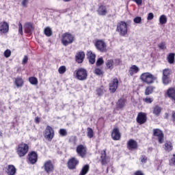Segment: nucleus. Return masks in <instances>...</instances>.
<instances>
[{"label":"nucleus","instance_id":"nucleus-1","mask_svg":"<svg viewBox=\"0 0 175 175\" xmlns=\"http://www.w3.org/2000/svg\"><path fill=\"white\" fill-rule=\"evenodd\" d=\"M73 42H75V36H73V34L66 32L62 35V43L63 46H69V44H72Z\"/></svg>","mask_w":175,"mask_h":175},{"label":"nucleus","instance_id":"nucleus-2","mask_svg":"<svg viewBox=\"0 0 175 175\" xmlns=\"http://www.w3.org/2000/svg\"><path fill=\"white\" fill-rule=\"evenodd\" d=\"M140 79L143 83L152 84V83L157 80V77L154 76L150 72H144L141 75Z\"/></svg>","mask_w":175,"mask_h":175},{"label":"nucleus","instance_id":"nucleus-3","mask_svg":"<svg viewBox=\"0 0 175 175\" xmlns=\"http://www.w3.org/2000/svg\"><path fill=\"white\" fill-rule=\"evenodd\" d=\"M116 32L120 36H125L128 33V25L124 21H120L117 25Z\"/></svg>","mask_w":175,"mask_h":175},{"label":"nucleus","instance_id":"nucleus-4","mask_svg":"<svg viewBox=\"0 0 175 175\" xmlns=\"http://www.w3.org/2000/svg\"><path fill=\"white\" fill-rule=\"evenodd\" d=\"M75 77L77 80H80L81 81H83V80H87V77L88 76V72H87V70L84 68H79L75 72Z\"/></svg>","mask_w":175,"mask_h":175},{"label":"nucleus","instance_id":"nucleus-5","mask_svg":"<svg viewBox=\"0 0 175 175\" xmlns=\"http://www.w3.org/2000/svg\"><path fill=\"white\" fill-rule=\"evenodd\" d=\"M28 150H29V146L28 144L22 143L18 146L17 148V154L18 157H24L28 152Z\"/></svg>","mask_w":175,"mask_h":175},{"label":"nucleus","instance_id":"nucleus-6","mask_svg":"<svg viewBox=\"0 0 175 175\" xmlns=\"http://www.w3.org/2000/svg\"><path fill=\"white\" fill-rule=\"evenodd\" d=\"M42 169L44 170L47 174L53 173V172H54V164L53 163V161L51 160L46 161L44 163Z\"/></svg>","mask_w":175,"mask_h":175},{"label":"nucleus","instance_id":"nucleus-7","mask_svg":"<svg viewBox=\"0 0 175 175\" xmlns=\"http://www.w3.org/2000/svg\"><path fill=\"white\" fill-rule=\"evenodd\" d=\"M44 136L46 140H49V142H51L53 139L54 138V129L50 126H47L45 129Z\"/></svg>","mask_w":175,"mask_h":175},{"label":"nucleus","instance_id":"nucleus-8","mask_svg":"<svg viewBox=\"0 0 175 175\" xmlns=\"http://www.w3.org/2000/svg\"><path fill=\"white\" fill-rule=\"evenodd\" d=\"M77 154H78L79 157L81 158H85L87 156V148L84 146V145H79L76 148Z\"/></svg>","mask_w":175,"mask_h":175},{"label":"nucleus","instance_id":"nucleus-9","mask_svg":"<svg viewBox=\"0 0 175 175\" xmlns=\"http://www.w3.org/2000/svg\"><path fill=\"white\" fill-rule=\"evenodd\" d=\"M95 46L98 50V51H100L101 53H105L106 51V42L105 41L98 40L95 43Z\"/></svg>","mask_w":175,"mask_h":175},{"label":"nucleus","instance_id":"nucleus-10","mask_svg":"<svg viewBox=\"0 0 175 175\" xmlns=\"http://www.w3.org/2000/svg\"><path fill=\"white\" fill-rule=\"evenodd\" d=\"M153 136H156L159 140V143H163V133L159 129H153Z\"/></svg>","mask_w":175,"mask_h":175},{"label":"nucleus","instance_id":"nucleus-11","mask_svg":"<svg viewBox=\"0 0 175 175\" xmlns=\"http://www.w3.org/2000/svg\"><path fill=\"white\" fill-rule=\"evenodd\" d=\"M79 165V159L77 158L72 157L68 161V167L71 170L76 169V166Z\"/></svg>","mask_w":175,"mask_h":175},{"label":"nucleus","instance_id":"nucleus-12","mask_svg":"<svg viewBox=\"0 0 175 175\" xmlns=\"http://www.w3.org/2000/svg\"><path fill=\"white\" fill-rule=\"evenodd\" d=\"M109 91L114 94L116 91H117V89L118 88V79L117 78L113 79L110 83H109Z\"/></svg>","mask_w":175,"mask_h":175},{"label":"nucleus","instance_id":"nucleus-13","mask_svg":"<svg viewBox=\"0 0 175 175\" xmlns=\"http://www.w3.org/2000/svg\"><path fill=\"white\" fill-rule=\"evenodd\" d=\"M114 65L116 66L120 65V59H116L115 62L113 59H108L106 62V66L110 70H113V69H114Z\"/></svg>","mask_w":175,"mask_h":175},{"label":"nucleus","instance_id":"nucleus-14","mask_svg":"<svg viewBox=\"0 0 175 175\" xmlns=\"http://www.w3.org/2000/svg\"><path fill=\"white\" fill-rule=\"evenodd\" d=\"M147 121V114L143 112L138 113L137 117V122L140 125L144 124Z\"/></svg>","mask_w":175,"mask_h":175},{"label":"nucleus","instance_id":"nucleus-15","mask_svg":"<svg viewBox=\"0 0 175 175\" xmlns=\"http://www.w3.org/2000/svg\"><path fill=\"white\" fill-rule=\"evenodd\" d=\"M84 58H85V53L84 51L77 52L75 55V61L78 64H83Z\"/></svg>","mask_w":175,"mask_h":175},{"label":"nucleus","instance_id":"nucleus-16","mask_svg":"<svg viewBox=\"0 0 175 175\" xmlns=\"http://www.w3.org/2000/svg\"><path fill=\"white\" fill-rule=\"evenodd\" d=\"M24 29L25 33L31 34L33 32L35 27H33V24H32V23L28 22L25 24Z\"/></svg>","mask_w":175,"mask_h":175},{"label":"nucleus","instance_id":"nucleus-17","mask_svg":"<svg viewBox=\"0 0 175 175\" xmlns=\"http://www.w3.org/2000/svg\"><path fill=\"white\" fill-rule=\"evenodd\" d=\"M100 158L102 165H107L110 162V158L106 155V150L101 151Z\"/></svg>","mask_w":175,"mask_h":175},{"label":"nucleus","instance_id":"nucleus-18","mask_svg":"<svg viewBox=\"0 0 175 175\" xmlns=\"http://www.w3.org/2000/svg\"><path fill=\"white\" fill-rule=\"evenodd\" d=\"M97 13L98 16H106L107 14V8H106V5H99L97 9Z\"/></svg>","mask_w":175,"mask_h":175},{"label":"nucleus","instance_id":"nucleus-19","mask_svg":"<svg viewBox=\"0 0 175 175\" xmlns=\"http://www.w3.org/2000/svg\"><path fill=\"white\" fill-rule=\"evenodd\" d=\"M0 32H1V33H7V32H9V24H8V23H0Z\"/></svg>","mask_w":175,"mask_h":175},{"label":"nucleus","instance_id":"nucleus-20","mask_svg":"<svg viewBox=\"0 0 175 175\" xmlns=\"http://www.w3.org/2000/svg\"><path fill=\"white\" fill-rule=\"evenodd\" d=\"M14 84H15L17 88H21L24 85V79L21 77H16L14 78Z\"/></svg>","mask_w":175,"mask_h":175},{"label":"nucleus","instance_id":"nucleus-21","mask_svg":"<svg viewBox=\"0 0 175 175\" xmlns=\"http://www.w3.org/2000/svg\"><path fill=\"white\" fill-rule=\"evenodd\" d=\"M111 137L113 140H120L121 138V134L120 133V130H118V129L115 128L113 129Z\"/></svg>","mask_w":175,"mask_h":175},{"label":"nucleus","instance_id":"nucleus-22","mask_svg":"<svg viewBox=\"0 0 175 175\" xmlns=\"http://www.w3.org/2000/svg\"><path fill=\"white\" fill-rule=\"evenodd\" d=\"M29 161L31 165L36 163L38 162V154L35 152H32L29 154Z\"/></svg>","mask_w":175,"mask_h":175},{"label":"nucleus","instance_id":"nucleus-23","mask_svg":"<svg viewBox=\"0 0 175 175\" xmlns=\"http://www.w3.org/2000/svg\"><path fill=\"white\" fill-rule=\"evenodd\" d=\"M87 56L89 59L90 64H91L92 65H94V64H95V58H96V55H95V53L90 51L88 52Z\"/></svg>","mask_w":175,"mask_h":175},{"label":"nucleus","instance_id":"nucleus-24","mask_svg":"<svg viewBox=\"0 0 175 175\" xmlns=\"http://www.w3.org/2000/svg\"><path fill=\"white\" fill-rule=\"evenodd\" d=\"M17 170L13 165H9L7 167L6 173L8 175H16Z\"/></svg>","mask_w":175,"mask_h":175},{"label":"nucleus","instance_id":"nucleus-25","mask_svg":"<svg viewBox=\"0 0 175 175\" xmlns=\"http://www.w3.org/2000/svg\"><path fill=\"white\" fill-rule=\"evenodd\" d=\"M140 70V68L137 67L136 65H133L129 70V75L130 76H133V75H136Z\"/></svg>","mask_w":175,"mask_h":175},{"label":"nucleus","instance_id":"nucleus-26","mask_svg":"<svg viewBox=\"0 0 175 175\" xmlns=\"http://www.w3.org/2000/svg\"><path fill=\"white\" fill-rule=\"evenodd\" d=\"M167 95L168 98L174 100L175 103V89L173 88H170V89H168L167 91Z\"/></svg>","mask_w":175,"mask_h":175},{"label":"nucleus","instance_id":"nucleus-27","mask_svg":"<svg viewBox=\"0 0 175 175\" xmlns=\"http://www.w3.org/2000/svg\"><path fill=\"white\" fill-rule=\"evenodd\" d=\"M126 100L124 98H120L118 100L116 103V108L117 109H124L126 106Z\"/></svg>","mask_w":175,"mask_h":175},{"label":"nucleus","instance_id":"nucleus-28","mask_svg":"<svg viewBox=\"0 0 175 175\" xmlns=\"http://www.w3.org/2000/svg\"><path fill=\"white\" fill-rule=\"evenodd\" d=\"M128 147L130 150H136L137 148V142L133 139H130L128 142Z\"/></svg>","mask_w":175,"mask_h":175},{"label":"nucleus","instance_id":"nucleus-29","mask_svg":"<svg viewBox=\"0 0 175 175\" xmlns=\"http://www.w3.org/2000/svg\"><path fill=\"white\" fill-rule=\"evenodd\" d=\"M162 108L161 107L156 105L153 107V114H154V116H157V117H159Z\"/></svg>","mask_w":175,"mask_h":175},{"label":"nucleus","instance_id":"nucleus-30","mask_svg":"<svg viewBox=\"0 0 175 175\" xmlns=\"http://www.w3.org/2000/svg\"><path fill=\"white\" fill-rule=\"evenodd\" d=\"M164 149L165 150V151L170 152V151L173 150V145L172 144V142H166L164 144Z\"/></svg>","mask_w":175,"mask_h":175},{"label":"nucleus","instance_id":"nucleus-31","mask_svg":"<svg viewBox=\"0 0 175 175\" xmlns=\"http://www.w3.org/2000/svg\"><path fill=\"white\" fill-rule=\"evenodd\" d=\"M159 23L161 25H163L167 23V17H166V15L163 14L161 15L159 17Z\"/></svg>","mask_w":175,"mask_h":175},{"label":"nucleus","instance_id":"nucleus-32","mask_svg":"<svg viewBox=\"0 0 175 175\" xmlns=\"http://www.w3.org/2000/svg\"><path fill=\"white\" fill-rule=\"evenodd\" d=\"M174 57H175V54L173 53H170L167 55V62H169V64H174Z\"/></svg>","mask_w":175,"mask_h":175},{"label":"nucleus","instance_id":"nucleus-33","mask_svg":"<svg viewBox=\"0 0 175 175\" xmlns=\"http://www.w3.org/2000/svg\"><path fill=\"white\" fill-rule=\"evenodd\" d=\"M162 83L164 85H167V84L172 83V80L170 77H162Z\"/></svg>","mask_w":175,"mask_h":175},{"label":"nucleus","instance_id":"nucleus-34","mask_svg":"<svg viewBox=\"0 0 175 175\" xmlns=\"http://www.w3.org/2000/svg\"><path fill=\"white\" fill-rule=\"evenodd\" d=\"M87 136L89 139H92V137H94V130H92V129L90 127L87 129Z\"/></svg>","mask_w":175,"mask_h":175},{"label":"nucleus","instance_id":"nucleus-35","mask_svg":"<svg viewBox=\"0 0 175 175\" xmlns=\"http://www.w3.org/2000/svg\"><path fill=\"white\" fill-rule=\"evenodd\" d=\"M170 69L169 68H165L163 70V77H170Z\"/></svg>","mask_w":175,"mask_h":175},{"label":"nucleus","instance_id":"nucleus-36","mask_svg":"<svg viewBox=\"0 0 175 175\" xmlns=\"http://www.w3.org/2000/svg\"><path fill=\"white\" fill-rule=\"evenodd\" d=\"M29 81L33 85H36L38 84V79L35 77H31L29 78Z\"/></svg>","mask_w":175,"mask_h":175},{"label":"nucleus","instance_id":"nucleus-37","mask_svg":"<svg viewBox=\"0 0 175 175\" xmlns=\"http://www.w3.org/2000/svg\"><path fill=\"white\" fill-rule=\"evenodd\" d=\"M152 92H154V88L152 86H148L145 90V95H150Z\"/></svg>","mask_w":175,"mask_h":175},{"label":"nucleus","instance_id":"nucleus-38","mask_svg":"<svg viewBox=\"0 0 175 175\" xmlns=\"http://www.w3.org/2000/svg\"><path fill=\"white\" fill-rule=\"evenodd\" d=\"M44 32L46 36H51L52 35L51 29L50 27H46L44 30Z\"/></svg>","mask_w":175,"mask_h":175},{"label":"nucleus","instance_id":"nucleus-39","mask_svg":"<svg viewBox=\"0 0 175 175\" xmlns=\"http://www.w3.org/2000/svg\"><path fill=\"white\" fill-rule=\"evenodd\" d=\"M58 72H59V75H64V73H65V72H66V66H60L58 69Z\"/></svg>","mask_w":175,"mask_h":175},{"label":"nucleus","instance_id":"nucleus-40","mask_svg":"<svg viewBox=\"0 0 175 175\" xmlns=\"http://www.w3.org/2000/svg\"><path fill=\"white\" fill-rule=\"evenodd\" d=\"M158 47L160 50H166V43L165 42H162L159 44Z\"/></svg>","mask_w":175,"mask_h":175},{"label":"nucleus","instance_id":"nucleus-41","mask_svg":"<svg viewBox=\"0 0 175 175\" xmlns=\"http://www.w3.org/2000/svg\"><path fill=\"white\" fill-rule=\"evenodd\" d=\"M143 100L145 102V103L150 104L152 102H154V98L146 97L143 98Z\"/></svg>","mask_w":175,"mask_h":175},{"label":"nucleus","instance_id":"nucleus-42","mask_svg":"<svg viewBox=\"0 0 175 175\" xmlns=\"http://www.w3.org/2000/svg\"><path fill=\"white\" fill-rule=\"evenodd\" d=\"M10 55H12V51L10 49H6L4 51V57H5V58H9Z\"/></svg>","mask_w":175,"mask_h":175},{"label":"nucleus","instance_id":"nucleus-43","mask_svg":"<svg viewBox=\"0 0 175 175\" xmlns=\"http://www.w3.org/2000/svg\"><path fill=\"white\" fill-rule=\"evenodd\" d=\"M59 133L61 136H66V135H68V132L65 129H61L59 131Z\"/></svg>","mask_w":175,"mask_h":175},{"label":"nucleus","instance_id":"nucleus-44","mask_svg":"<svg viewBox=\"0 0 175 175\" xmlns=\"http://www.w3.org/2000/svg\"><path fill=\"white\" fill-rule=\"evenodd\" d=\"M135 24H140L142 23V18L140 16H137L133 19Z\"/></svg>","mask_w":175,"mask_h":175},{"label":"nucleus","instance_id":"nucleus-45","mask_svg":"<svg viewBox=\"0 0 175 175\" xmlns=\"http://www.w3.org/2000/svg\"><path fill=\"white\" fill-rule=\"evenodd\" d=\"M96 92L98 96H101V95H103V93L105 92V91L103 90V88H100L96 90Z\"/></svg>","mask_w":175,"mask_h":175},{"label":"nucleus","instance_id":"nucleus-46","mask_svg":"<svg viewBox=\"0 0 175 175\" xmlns=\"http://www.w3.org/2000/svg\"><path fill=\"white\" fill-rule=\"evenodd\" d=\"M95 75H97L98 76H100V75H103V71L100 70V68H96L94 70Z\"/></svg>","mask_w":175,"mask_h":175},{"label":"nucleus","instance_id":"nucleus-47","mask_svg":"<svg viewBox=\"0 0 175 175\" xmlns=\"http://www.w3.org/2000/svg\"><path fill=\"white\" fill-rule=\"evenodd\" d=\"M140 160L142 163H147V157H146V155H142Z\"/></svg>","mask_w":175,"mask_h":175},{"label":"nucleus","instance_id":"nucleus-48","mask_svg":"<svg viewBox=\"0 0 175 175\" xmlns=\"http://www.w3.org/2000/svg\"><path fill=\"white\" fill-rule=\"evenodd\" d=\"M96 64L97 66H100V65L103 64V59L102 57L98 58Z\"/></svg>","mask_w":175,"mask_h":175},{"label":"nucleus","instance_id":"nucleus-49","mask_svg":"<svg viewBox=\"0 0 175 175\" xmlns=\"http://www.w3.org/2000/svg\"><path fill=\"white\" fill-rule=\"evenodd\" d=\"M18 32L21 35H23V25L21 22L18 23Z\"/></svg>","mask_w":175,"mask_h":175},{"label":"nucleus","instance_id":"nucleus-50","mask_svg":"<svg viewBox=\"0 0 175 175\" xmlns=\"http://www.w3.org/2000/svg\"><path fill=\"white\" fill-rule=\"evenodd\" d=\"M170 165H175V154H173L172 157L170 160Z\"/></svg>","mask_w":175,"mask_h":175},{"label":"nucleus","instance_id":"nucleus-51","mask_svg":"<svg viewBox=\"0 0 175 175\" xmlns=\"http://www.w3.org/2000/svg\"><path fill=\"white\" fill-rule=\"evenodd\" d=\"M152 18H154V14L152 12H150L148 14V17H147V20H148V21L152 20Z\"/></svg>","mask_w":175,"mask_h":175},{"label":"nucleus","instance_id":"nucleus-52","mask_svg":"<svg viewBox=\"0 0 175 175\" xmlns=\"http://www.w3.org/2000/svg\"><path fill=\"white\" fill-rule=\"evenodd\" d=\"M29 0H23L22 1V6H24V8H27V5H28V2Z\"/></svg>","mask_w":175,"mask_h":175},{"label":"nucleus","instance_id":"nucleus-53","mask_svg":"<svg viewBox=\"0 0 175 175\" xmlns=\"http://www.w3.org/2000/svg\"><path fill=\"white\" fill-rule=\"evenodd\" d=\"M133 2H135L138 6H140L143 3V0H132Z\"/></svg>","mask_w":175,"mask_h":175},{"label":"nucleus","instance_id":"nucleus-54","mask_svg":"<svg viewBox=\"0 0 175 175\" xmlns=\"http://www.w3.org/2000/svg\"><path fill=\"white\" fill-rule=\"evenodd\" d=\"M134 175H144V172L142 170H137L134 173Z\"/></svg>","mask_w":175,"mask_h":175},{"label":"nucleus","instance_id":"nucleus-55","mask_svg":"<svg viewBox=\"0 0 175 175\" xmlns=\"http://www.w3.org/2000/svg\"><path fill=\"white\" fill-rule=\"evenodd\" d=\"M27 62H28V56H25L22 63L24 64H27Z\"/></svg>","mask_w":175,"mask_h":175},{"label":"nucleus","instance_id":"nucleus-56","mask_svg":"<svg viewBox=\"0 0 175 175\" xmlns=\"http://www.w3.org/2000/svg\"><path fill=\"white\" fill-rule=\"evenodd\" d=\"M172 121L175 123V111L172 112Z\"/></svg>","mask_w":175,"mask_h":175},{"label":"nucleus","instance_id":"nucleus-57","mask_svg":"<svg viewBox=\"0 0 175 175\" xmlns=\"http://www.w3.org/2000/svg\"><path fill=\"white\" fill-rule=\"evenodd\" d=\"M40 121V119H39V118H36V122L39 123Z\"/></svg>","mask_w":175,"mask_h":175},{"label":"nucleus","instance_id":"nucleus-58","mask_svg":"<svg viewBox=\"0 0 175 175\" xmlns=\"http://www.w3.org/2000/svg\"><path fill=\"white\" fill-rule=\"evenodd\" d=\"M165 118H169V113H165Z\"/></svg>","mask_w":175,"mask_h":175},{"label":"nucleus","instance_id":"nucleus-59","mask_svg":"<svg viewBox=\"0 0 175 175\" xmlns=\"http://www.w3.org/2000/svg\"><path fill=\"white\" fill-rule=\"evenodd\" d=\"M64 1V2H70V1H72V0H63Z\"/></svg>","mask_w":175,"mask_h":175},{"label":"nucleus","instance_id":"nucleus-60","mask_svg":"<svg viewBox=\"0 0 175 175\" xmlns=\"http://www.w3.org/2000/svg\"><path fill=\"white\" fill-rule=\"evenodd\" d=\"M109 172V167L107 168V173Z\"/></svg>","mask_w":175,"mask_h":175},{"label":"nucleus","instance_id":"nucleus-61","mask_svg":"<svg viewBox=\"0 0 175 175\" xmlns=\"http://www.w3.org/2000/svg\"><path fill=\"white\" fill-rule=\"evenodd\" d=\"M157 169H158V170H159V167Z\"/></svg>","mask_w":175,"mask_h":175}]
</instances>
